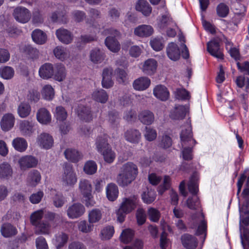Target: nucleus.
I'll list each match as a JSON object with an SVG mask.
<instances>
[{
    "label": "nucleus",
    "mask_w": 249,
    "mask_h": 249,
    "mask_svg": "<svg viewBox=\"0 0 249 249\" xmlns=\"http://www.w3.org/2000/svg\"><path fill=\"white\" fill-rule=\"evenodd\" d=\"M138 174L137 166L132 162H127L121 167V172L117 177V183L120 186H126L135 179Z\"/></svg>",
    "instance_id": "f257e3e1"
},
{
    "label": "nucleus",
    "mask_w": 249,
    "mask_h": 249,
    "mask_svg": "<svg viewBox=\"0 0 249 249\" xmlns=\"http://www.w3.org/2000/svg\"><path fill=\"white\" fill-rule=\"evenodd\" d=\"M180 138L182 146H188L184 147L182 151L183 159L186 160H191L193 159V148L196 142L193 138L191 125H188L187 128L182 130Z\"/></svg>",
    "instance_id": "f03ea898"
},
{
    "label": "nucleus",
    "mask_w": 249,
    "mask_h": 249,
    "mask_svg": "<svg viewBox=\"0 0 249 249\" xmlns=\"http://www.w3.org/2000/svg\"><path fill=\"white\" fill-rule=\"evenodd\" d=\"M188 189L192 196H189L186 200L187 207L191 210H197L200 208V202L197 196L198 192V178L194 174L190 178L188 184Z\"/></svg>",
    "instance_id": "7ed1b4c3"
},
{
    "label": "nucleus",
    "mask_w": 249,
    "mask_h": 249,
    "mask_svg": "<svg viewBox=\"0 0 249 249\" xmlns=\"http://www.w3.org/2000/svg\"><path fill=\"white\" fill-rule=\"evenodd\" d=\"M137 203L138 200L136 197L124 198L116 212L117 220L120 223L123 222L124 221L126 214L136 208Z\"/></svg>",
    "instance_id": "20e7f679"
},
{
    "label": "nucleus",
    "mask_w": 249,
    "mask_h": 249,
    "mask_svg": "<svg viewBox=\"0 0 249 249\" xmlns=\"http://www.w3.org/2000/svg\"><path fill=\"white\" fill-rule=\"evenodd\" d=\"M79 189L87 207L93 206L95 204L92 195V185L90 182L86 179L80 180Z\"/></svg>",
    "instance_id": "39448f33"
},
{
    "label": "nucleus",
    "mask_w": 249,
    "mask_h": 249,
    "mask_svg": "<svg viewBox=\"0 0 249 249\" xmlns=\"http://www.w3.org/2000/svg\"><path fill=\"white\" fill-rule=\"evenodd\" d=\"M102 34L105 36L111 35L114 36H118L120 35L118 30L112 28L105 29ZM105 43L107 48L112 52L116 53L120 49L119 43L115 37L107 36L105 39Z\"/></svg>",
    "instance_id": "423d86ee"
},
{
    "label": "nucleus",
    "mask_w": 249,
    "mask_h": 249,
    "mask_svg": "<svg viewBox=\"0 0 249 249\" xmlns=\"http://www.w3.org/2000/svg\"><path fill=\"white\" fill-rule=\"evenodd\" d=\"M64 173L62 176V181L66 186H72L77 182V177L72 166L68 163L64 164Z\"/></svg>",
    "instance_id": "0eeeda50"
},
{
    "label": "nucleus",
    "mask_w": 249,
    "mask_h": 249,
    "mask_svg": "<svg viewBox=\"0 0 249 249\" xmlns=\"http://www.w3.org/2000/svg\"><path fill=\"white\" fill-rule=\"evenodd\" d=\"M13 16L17 21L25 23L30 19L31 14L28 9L19 6L15 9Z\"/></svg>",
    "instance_id": "6e6552de"
},
{
    "label": "nucleus",
    "mask_w": 249,
    "mask_h": 249,
    "mask_svg": "<svg viewBox=\"0 0 249 249\" xmlns=\"http://www.w3.org/2000/svg\"><path fill=\"white\" fill-rule=\"evenodd\" d=\"M207 50L211 55L219 59H224V54L217 40L213 39L208 42L207 44Z\"/></svg>",
    "instance_id": "1a4fd4ad"
},
{
    "label": "nucleus",
    "mask_w": 249,
    "mask_h": 249,
    "mask_svg": "<svg viewBox=\"0 0 249 249\" xmlns=\"http://www.w3.org/2000/svg\"><path fill=\"white\" fill-rule=\"evenodd\" d=\"M84 206L79 203H76L70 206L67 211L68 216L71 219L77 218L85 213Z\"/></svg>",
    "instance_id": "9d476101"
},
{
    "label": "nucleus",
    "mask_w": 249,
    "mask_h": 249,
    "mask_svg": "<svg viewBox=\"0 0 249 249\" xmlns=\"http://www.w3.org/2000/svg\"><path fill=\"white\" fill-rule=\"evenodd\" d=\"M18 163L22 170L35 167L38 163L37 159L34 156L26 155L20 158Z\"/></svg>",
    "instance_id": "9b49d317"
},
{
    "label": "nucleus",
    "mask_w": 249,
    "mask_h": 249,
    "mask_svg": "<svg viewBox=\"0 0 249 249\" xmlns=\"http://www.w3.org/2000/svg\"><path fill=\"white\" fill-rule=\"evenodd\" d=\"M113 69L111 67L105 68L103 69L102 73V86L104 88L109 89L114 84L112 80Z\"/></svg>",
    "instance_id": "f8f14e48"
},
{
    "label": "nucleus",
    "mask_w": 249,
    "mask_h": 249,
    "mask_svg": "<svg viewBox=\"0 0 249 249\" xmlns=\"http://www.w3.org/2000/svg\"><path fill=\"white\" fill-rule=\"evenodd\" d=\"M41 176L40 172L35 169L31 170L27 175L26 184L27 186L35 187L40 182Z\"/></svg>",
    "instance_id": "ddd939ff"
},
{
    "label": "nucleus",
    "mask_w": 249,
    "mask_h": 249,
    "mask_svg": "<svg viewBox=\"0 0 249 249\" xmlns=\"http://www.w3.org/2000/svg\"><path fill=\"white\" fill-rule=\"evenodd\" d=\"M181 240L183 247L186 249H195L198 244L197 238L188 233L182 235Z\"/></svg>",
    "instance_id": "4468645a"
},
{
    "label": "nucleus",
    "mask_w": 249,
    "mask_h": 249,
    "mask_svg": "<svg viewBox=\"0 0 249 249\" xmlns=\"http://www.w3.org/2000/svg\"><path fill=\"white\" fill-rule=\"evenodd\" d=\"M166 53L169 58L173 61H177L180 58L179 48L174 42H170L168 44L166 48Z\"/></svg>",
    "instance_id": "2eb2a0df"
},
{
    "label": "nucleus",
    "mask_w": 249,
    "mask_h": 249,
    "mask_svg": "<svg viewBox=\"0 0 249 249\" xmlns=\"http://www.w3.org/2000/svg\"><path fill=\"white\" fill-rule=\"evenodd\" d=\"M125 140L132 143H138L141 138V133L136 129L130 128L127 130L124 134Z\"/></svg>",
    "instance_id": "dca6fc26"
},
{
    "label": "nucleus",
    "mask_w": 249,
    "mask_h": 249,
    "mask_svg": "<svg viewBox=\"0 0 249 249\" xmlns=\"http://www.w3.org/2000/svg\"><path fill=\"white\" fill-rule=\"evenodd\" d=\"M188 110L187 106L176 105L170 113V117L174 120H182L185 117Z\"/></svg>",
    "instance_id": "f3484780"
},
{
    "label": "nucleus",
    "mask_w": 249,
    "mask_h": 249,
    "mask_svg": "<svg viewBox=\"0 0 249 249\" xmlns=\"http://www.w3.org/2000/svg\"><path fill=\"white\" fill-rule=\"evenodd\" d=\"M154 95L162 101H165L169 98L170 93L167 88L161 85L156 86L153 89Z\"/></svg>",
    "instance_id": "a211bd4d"
},
{
    "label": "nucleus",
    "mask_w": 249,
    "mask_h": 249,
    "mask_svg": "<svg viewBox=\"0 0 249 249\" xmlns=\"http://www.w3.org/2000/svg\"><path fill=\"white\" fill-rule=\"evenodd\" d=\"M56 36L59 41L66 44L71 43L73 37V35L70 31L64 28L57 30Z\"/></svg>",
    "instance_id": "6ab92c4d"
},
{
    "label": "nucleus",
    "mask_w": 249,
    "mask_h": 249,
    "mask_svg": "<svg viewBox=\"0 0 249 249\" xmlns=\"http://www.w3.org/2000/svg\"><path fill=\"white\" fill-rule=\"evenodd\" d=\"M38 72L39 76L41 78L48 79L53 76L54 68L52 64L47 63L40 67Z\"/></svg>",
    "instance_id": "aec40b11"
},
{
    "label": "nucleus",
    "mask_w": 249,
    "mask_h": 249,
    "mask_svg": "<svg viewBox=\"0 0 249 249\" xmlns=\"http://www.w3.org/2000/svg\"><path fill=\"white\" fill-rule=\"evenodd\" d=\"M138 118L142 124L145 125L151 124L155 120L154 113L149 110L142 111L138 115Z\"/></svg>",
    "instance_id": "412c9836"
},
{
    "label": "nucleus",
    "mask_w": 249,
    "mask_h": 249,
    "mask_svg": "<svg viewBox=\"0 0 249 249\" xmlns=\"http://www.w3.org/2000/svg\"><path fill=\"white\" fill-rule=\"evenodd\" d=\"M38 143L42 148L48 149L53 146V137L49 134L42 133L38 136Z\"/></svg>",
    "instance_id": "4be33fe9"
},
{
    "label": "nucleus",
    "mask_w": 249,
    "mask_h": 249,
    "mask_svg": "<svg viewBox=\"0 0 249 249\" xmlns=\"http://www.w3.org/2000/svg\"><path fill=\"white\" fill-rule=\"evenodd\" d=\"M68 239L69 236L68 234L61 232L55 235L53 242L56 249H61L67 243Z\"/></svg>",
    "instance_id": "5701e85b"
},
{
    "label": "nucleus",
    "mask_w": 249,
    "mask_h": 249,
    "mask_svg": "<svg viewBox=\"0 0 249 249\" xmlns=\"http://www.w3.org/2000/svg\"><path fill=\"white\" fill-rule=\"evenodd\" d=\"M77 112L78 117L85 122H90L92 120V115L89 107L80 105L78 107Z\"/></svg>",
    "instance_id": "b1692460"
},
{
    "label": "nucleus",
    "mask_w": 249,
    "mask_h": 249,
    "mask_svg": "<svg viewBox=\"0 0 249 249\" xmlns=\"http://www.w3.org/2000/svg\"><path fill=\"white\" fill-rule=\"evenodd\" d=\"M15 118L12 114L4 115L0 122L1 128L4 131H9L14 125Z\"/></svg>",
    "instance_id": "393cba45"
},
{
    "label": "nucleus",
    "mask_w": 249,
    "mask_h": 249,
    "mask_svg": "<svg viewBox=\"0 0 249 249\" xmlns=\"http://www.w3.org/2000/svg\"><path fill=\"white\" fill-rule=\"evenodd\" d=\"M150 83V80L148 77H141L134 81L133 86L135 89L142 91L147 89Z\"/></svg>",
    "instance_id": "a878e982"
},
{
    "label": "nucleus",
    "mask_w": 249,
    "mask_h": 249,
    "mask_svg": "<svg viewBox=\"0 0 249 249\" xmlns=\"http://www.w3.org/2000/svg\"><path fill=\"white\" fill-rule=\"evenodd\" d=\"M157 66V62L155 59H148L143 64L142 71L146 74L152 75L156 72Z\"/></svg>",
    "instance_id": "bb28decb"
},
{
    "label": "nucleus",
    "mask_w": 249,
    "mask_h": 249,
    "mask_svg": "<svg viewBox=\"0 0 249 249\" xmlns=\"http://www.w3.org/2000/svg\"><path fill=\"white\" fill-rule=\"evenodd\" d=\"M153 32V29L152 26L144 24L139 25L134 30L135 35L140 37L149 36Z\"/></svg>",
    "instance_id": "cd10ccee"
},
{
    "label": "nucleus",
    "mask_w": 249,
    "mask_h": 249,
    "mask_svg": "<svg viewBox=\"0 0 249 249\" xmlns=\"http://www.w3.org/2000/svg\"><path fill=\"white\" fill-rule=\"evenodd\" d=\"M13 169L8 162H3L0 164V178L8 180L12 178Z\"/></svg>",
    "instance_id": "c85d7f7f"
},
{
    "label": "nucleus",
    "mask_w": 249,
    "mask_h": 249,
    "mask_svg": "<svg viewBox=\"0 0 249 249\" xmlns=\"http://www.w3.org/2000/svg\"><path fill=\"white\" fill-rule=\"evenodd\" d=\"M136 9L146 17L149 16L152 12V7L148 2L144 0L138 1L136 4Z\"/></svg>",
    "instance_id": "c756f323"
},
{
    "label": "nucleus",
    "mask_w": 249,
    "mask_h": 249,
    "mask_svg": "<svg viewBox=\"0 0 249 249\" xmlns=\"http://www.w3.org/2000/svg\"><path fill=\"white\" fill-rule=\"evenodd\" d=\"M53 78L58 81H63L66 76V71L65 66L60 63L57 64L54 68Z\"/></svg>",
    "instance_id": "7c9ffc66"
},
{
    "label": "nucleus",
    "mask_w": 249,
    "mask_h": 249,
    "mask_svg": "<svg viewBox=\"0 0 249 249\" xmlns=\"http://www.w3.org/2000/svg\"><path fill=\"white\" fill-rule=\"evenodd\" d=\"M65 158L72 162H77L82 158V155L75 149L68 148L64 152Z\"/></svg>",
    "instance_id": "2f4dec72"
},
{
    "label": "nucleus",
    "mask_w": 249,
    "mask_h": 249,
    "mask_svg": "<svg viewBox=\"0 0 249 249\" xmlns=\"http://www.w3.org/2000/svg\"><path fill=\"white\" fill-rule=\"evenodd\" d=\"M35 227V233L36 234H48L51 230V224L45 220H43L39 222Z\"/></svg>",
    "instance_id": "473e14b6"
},
{
    "label": "nucleus",
    "mask_w": 249,
    "mask_h": 249,
    "mask_svg": "<svg viewBox=\"0 0 249 249\" xmlns=\"http://www.w3.org/2000/svg\"><path fill=\"white\" fill-rule=\"evenodd\" d=\"M33 40L36 44L42 45L44 44L47 39V35L42 30L36 29L32 33Z\"/></svg>",
    "instance_id": "72a5a7b5"
},
{
    "label": "nucleus",
    "mask_w": 249,
    "mask_h": 249,
    "mask_svg": "<svg viewBox=\"0 0 249 249\" xmlns=\"http://www.w3.org/2000/svg\"><path fill=\"white\" fill-rule=\"evenodd\" d=\"M119 190L117 186L113 183H109L106 187L107 197L110 201L115 200L118 196Z\"/></svg>",
    "instance_id": "f704fd0d"
},
{
    "label": "nucleus",
    "mask_w": 249,
    "mask_h": 249,
    "mask_svg": "<svg viewBox=\"0 0 249 249\" xmlns=\"http://www.w3.org/2000/svg\"><path fill=\"white\" fill-rule=\"evenodd\" d=\"M38 121L42 124H47L51 121V115L45 108H40L36 114Z\"/></svg>",
    "instance_id": "c9c22d12"
},
{
    "label": "nucleus",
    "mask_w": 249,
    "mask_h": 249,
    "mask_svg": "<svg viewBox=\"0 0 249 249\" xmlns=\"http://www.w3.org/2000/svg\"><path fill=\"white\" fill-rule=\"evenodd\" d=\"M92 99L98 103H106L108 99L107 92L103 89H96L92 94Z\"/></svg>",
    "instance_id": "e433bc0d"
},
{
    "label": "nucleus",
    "mask_w": 249,
    "mask_h": 249,
    "mask_svg": "<svg viewBox=\"0 0 249 249\" xmlns=\"http://www.w3.org/2000/svg\"><path fill=\"white\" fill-rule=\"evenodd\" d=\"M95 144L97 151L100 153L108 148L107 135L104 133L98 136Z\"/></svg>",
    "instance_id": "4c0bfd02"
},
{
    "label": "nucleus",
    "mask_w": 249,
    "mask_h": 249,
    "mask_svg": "<svg viewBox=\"0 0 249 249\" xmlns=\"http://www.w3.org/2000/svg\"><path fill=\"white\" fill-rule=\"evenodd\" d=\"M12 145L15 150L18 152H22L27 149L28 143L24 138L17 137L13 140Z\"/></svg>",
    "instance_id": "58836bf2"
},
{
    "label": "nucleus",
    "mask_w": 249,
    "mask_h": 249,
    "mask_svg": "<svg viewBox=\"0 0 249 249\" xmlns=\"http://www.w3.org/2000/svg\"><path fill=\"white\" fill-rule=\"evenodd\" d=\"M176 26V23L168 15L162 16L158 23V26L160 29H164L169 26L174 27Z\"/></svg>",
    "instance_id": "ea45409f"
},
{
    "label": "nucleus",
    "mask_w": 249,
    "mask_h": 249,
    "mask_svg": "<svg viewBox=\"0 0 249 249\" xmlns=\"http://www.w3.org/2000/svg\"><path fill=\"white\" fill-rule=\"evenodd\" d=\"M63 10L60 12H54L52 13L51 17L53 22H59L66 23L67 22V12L63 6H61Z\"/></svg>",
    "instance_id": "a19ab883"
},
{
    "label": "nucleus",
    "mask_w": 249,
    "mask_h": 249,
    "mask_svg": "<svg viewBox=\"0 0 249 249\" xmlns=\"http://www.w3.org/2000/svg\"><path fill=\"white\" fill-rule=\"evenodd\" d=\"M34 123L28 120H23L21 122L19 128L22 133L25 136H30L33 132V128Z\"/></svg>",
    "instance_id": "79ce46f5"
},
{
    "label": "nucleus",
    "mask_w": 249,
    "mask_h": 249,
    "mask_svg": "<svg viewBox=\"0 0 249 249\" xmlns=\"http://www.w3.org/2000/svg\"><path fill=\"white\" fill-rule=\"evenodd\" d=\"M0 232L5 237L12 236L16 235L17 232L16 228L9 223H5L1 226Z\"/></svg>",
    "instance_id": "37998d69"
},
{
    "label": "nucleus",
    "mask_w": 249,
    "mask_h": 249,
    "mask_svg": "<svg viewBox=\"0 0 249 249\" xmlns=\"http://www.w3.org/2000/svg\"><path fill=\"white\" fill-rule=\"evenodd\" d=\"M90 57L91 61L95 63L101 62L105 58L103 50L98 48L92 50L90 52Z\"/></svg>",
    "instance_id": "c03bdc74"
},
{
    "label": "nucleus",
    "mask_w": 249,
    "mask_h": 249,
    "mask_svg": "<svg viewBox=\"0 0 249 249\" xmlns=\"http://www.w3.org/2000/svg\"><path fill=\"white\" fill-rule=\"evenodd\" d=\"M157 195L154 190L147 188L142 195V199L144 203H152L156 199Z\"/></svg>",
    "instance_id": "a18cd8bd"
},
{
    "label": "nucleus",
    "mask_w": 249,
    "mask_h": 249,
    "mask_svg": "<svg viewBox=\"0 0 249 249\" xmlns=\"http://www.w3.org/2000/svg\"><path fill=\"white\" fill-rule=\"evenodd\" d=\"M31 111V106L27 103L21 102L18 108V113L22 118L28 116Z\"/></svg>",
    "instance_id": "49530a36"
},
{
    "label": "nucleus",
    "mask_w": 249,
    "mask_h": 249,
    "mask_svg": "<svg viewBox=\"0 0 249 249\" xmlns=\"http://www.w3.org/2000/svg\"><path fill=\"white\" fill-rule=\"evenodd\" d=\"M54 117L57 121L59 122H64L68 117V113L64 107L58 106L55 108Z\"/></svg>",
    "instance_id": "de8ad7c7"
},
{
    "label": "nucleus",
    "mask_w": 249,
    "mask_h": 249,
    "mask_svg": "<svg viewBox=\"0 0 249 249\" xmlns=\"http://www.w3.org/2000/svg\"><path fill=\"white\" fill-rule=\"evenodd\" d=\"M134 235V232L133 230L126 229L123 231L120 236V239L122 242L127 244L132 241Z\"/></svg>",
    "instance_id": "09e8293b"
},
{
    "label": "nucleus",
    "mask_w": 249,
    "mask_h": 249,
    "mask_svg": "<svg viewBox=\"0 0 249 249\" xmlns=\"http://www.w3.org/2000/svg\"><path fill=\"white\" fill-rule=\"evenodd\" d=\"M102 217V213L100 210L94 209L89 212L88 215L89 222L93 224L98 222Z\"/></svg>",
    "instance_id": "8fccbe9b"
},
{
    "label": "nucleus",
    "mask_w": 249,
    "mask_h": 249,
    "mask_svg": "<svg viewBox=\"0 0 249 249\" xmlns=\"http://www.w3.org/2000/svg\"><path fill=\"white\" fill-rule=\"evenodd\" d=\"M120 117L119 113L115 110L109 111L108 113V120L113 126H117L119 124Z\"/></svg>",
    "instance_id": "3c124183"
},
{
    "label": "nucleus",
    "mask_w": 249,
    "mask_h": 249,
    "mask_svg": "<svg viewBox=\"0 0 249 249\" xmlns=\"http://www.w3.org/2000/svg\"><path fill=\"white\" fill-rule=\"evenodd\" d=\"M88 12L89 19L87 20V22L93 25L95 20L101 18V12L97 9L91 8Z\"/></svg>",
    "instance_id": "603ef678"
},
{
    "label": "nucleus",
    "mask_w": 249,
    "mask_h": 249,
    "mask_svg": "<svg viewBox=\"0 0 249 249\" xmlns=\"http://www.w3.org/2000/svg\"><path fill=\"white\" fill-rule=\"evenodd\" d=\"M15 71L13 68L9 66H5L0 68V75L4 79H10L14 75Z\"/></svg>",
    "instance_id": "864d4df0"
},
{
    "label": "nucleus",
    "mask_w": 249,
    "mask_h": 249,
    "mask_svg": "<svg viewBox=\"0 0 249 249\" xmlns=\"http://www.w3.org/2000/svg\"><path fill=\"white\" fill-rule=\"evenodd\" d=\"M44 215L42 210H37L34 212L30 216V221L34 226H36L39 222H41Z\"/></svg>",
    "instance_id": "5fc2aeb1"
},
{
    "label": "nucleus",
    "mask_w": 249,
    "mask_h": 249,
    "mask_svg": "<svg viewBox=\"0 0 249 249\" xmlns=\"http://www.w3.org/2000/svg\"><path fill=\"white\" fill-rule=\"evenodd\" d=\"M97 166L93 160L88 161L84 165V171L88 175H93L97 171Z\"/></svg>",
    "instance_id": "6e6d98bb"
},
{
    "label": "nucleus",
    "mask_w": 249,
    "mask_h": 249,
    "mask_svg": "<svg viewBox=\"0 0 249 249\" xmlns=\"http://www.w3.org/2000/svg\"><path fill=\"white\" fill-rule=\"evenodd\" d=\"M114 233L113 226L109 225L104 227L101 231V238L103 239L108 240L110 239Z\"/></svg>",
    "instance_id": "4d7b16f0"
},
{
    "label": "nucleus",
    "mask_w": 249,
    "mask_h": 249,
    "mask_svg": "<svg viewBox=\"0 0 249 249\" xmlns=\"http://www.w3.org/2000/svg\"><path fill=\"white\" fill-rule=\"evenodd\" d=\"M42 94L45 100H51L54 95V89L51 85H45L42 89Z\"/></svg>",
    "instance_id": "13d9d810"
},
{
    "label": "nucleus",
    "mask_w": 249,
    "mask_h": 249,
    "mask_svg": "<svg viewBox=\"0 0 249 249\" xmlns=\"http://www.w3.org/2000/svg\"><path fill=\"white\" fill-rule=\"evenodd\" d=\"M216 13L219 17L225 18L229 13V7L224 3H220L217 6Z\"/></svg>",
    "instance_id": "bf43d9fd"
},
{
    "label": "nucleus",
    "mask_w": 249,
    "mask_h": 249,
    "mask_svg": "<svg viewBox=\"0 0 249 249\" xmlns=\"http://www.w3.org/2000/svg\"><path fill=\"white\" fill-rule=\"evenodd\" d=\"M101 153L103 155L105 161L107 163H111L115 160V153L110 148H107Z\"/></svg>",
    "instance_id": "052dcab7"
},
{
    "label": "nucleus",
    "mask_w": 249,
    "mask_h": 249,
    "mask_svg": "<svg viewBox=\"0 0 249 249\" xmlns=\"http://www.w3.org/2000/svg\"><path fill=\"white\" fill-rule=\"evenodd\" d=\"M148 216L150 221L154 222H158L160 218V213L157 209L151 207L148 210Z\"/></svg>",
    "instance_id": "680f3d73"
},
{
    "label": "nucleus",
    "mask_w": 249,
    "mask_h": 249,
    "mask_svg": "<svg viewBox=\"0 0 249 249\" xmlns=\"http://www.w3.org/2000/svg\"><path fill=\"white\" fill-rule=\"evenodd\" d=\"M93 226L91 223H88L86 220L81 221L78 223V230L83 233L90 232L93 229Z\"/></svg>",
    "instance_id": "e2e57ef3"
},
{
    "label": "nucleus",
    "mask_w": 249,
    "mask_h": 249,
    "mask_svg": "<svg viewBox=\"0 0 249 249\" xmlns=\"http://www.w3.org/2000/svg\"><path fill=\"white\" fill-rule=\"evenodd\" d=\"M53 53L55 56L61 61L64 60L67 57L66 49L62 47L57 46L53 50Z\"/></svg>",
    "instance_id": "0e129e2a"
},
{
    "label": "nucleus",
    "mask_w": 249,
    "mask_h": 249,
    "mask_svg": "<svg viewBox=\"0 0 249 249\" xmlns=\"http://www.w3.org/2000/svg\"><path fill=\"white\" fill-rule=\"evenodd\" d=\"M243 249H249V230L244 229L243 233L240 235Z\"/></svg>",
    "instance_id": "69168bd1"
},
{
    "label": "nucleus",
    "mask_w": 249,
    "mask_h": 249,
    "mask_svg": "<svg viewBox=\"0 0 249 249\" xmlns=\"http://www.w3.org/2000/svg\"><path fill=\"white\" fill-rule=\"evenodd\" d=\"M144 137L146 140L149 142L154 141L157 137V134L155 129L150 127H145Z\"/></svg>",
    "instance_id": "338daca9"
},
{
    "label": "nucleus",
    "mask_w": 249,
    "mask_h": 249,
    "mask_svg": "<svg viewBox=\"0 0 249 249\" xmlns=\"http://www.w3.org/2000/svg\"><path fill=\"white\" fill-rule=\"evenodd\" d=\"M116 77L118 82L120 84H124L127 79V73L126 71L120 68H117L115 70Z\"/></svg>",
    "instance_id": "774afa93"
}]
</instances>
